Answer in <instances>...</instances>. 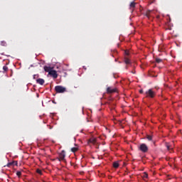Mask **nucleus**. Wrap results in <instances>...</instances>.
I'll use <instances>...</instances> for the list:
<instances>
[{
  "mask_svg": "<svg viewBox=\"0 0 182 182\" xmlns=\"http://www.w3.org/2000/svg\"><path fill=\"white\" fill-rule=\"evenodd\" d=\"M55 91L57 93H65L67 92V88L60 85H58L55 87Z\"/></svg>",
  "mask_w": 182,
  "mask_h": 182,
  "instance_id": "1",
  "label": "nucleus"
},
{
  "mask_svg": "<svg viewBox=\"0 0 182 182\" xmlns=\"http://www.w3.org/2000/svg\"><path fill=\"white\" fill-rule=\"evenodd\" d=\"M145 94L146 97H151L152 99L156 96V92L151 88L146 91Z\"/></svg>",
  "mask_w": 182,
  "mask_h": 182,
  "instance_id": "2",
  "label": "nucleus"
},
{
  "mask_svg": "<svg viewBox=\"0 0 182 182\" xmlns=\"http://www.w3.org/2000/svg\"><path fill=\"white\" fill-rule=\"evenodd\" d=\"M139 150L143 153H146L149 151V148L146 144H141L139 146Z\"/></svg>",
  "mask_w": 182,
  "mask_h": 182,
  "instance_id": "3",
  "label": "nucleus"
},
{
  "mask_svg": "<svg viewBox=\"0 0 182 182\" xmlns=\"http://www.w3.org/2000/svg\"><path fill=\"white\" fill-rule=\"evenodd\" d=\"M49 75H51L54 79H56L58 78V74L57 73L56 70H53V68H51Z\"/></svg>",
  "mask_w": 182,
  "mask_h": 182,
  "instance_id": "4",
  "label": "nucleus"
},
{
  "mask_svg": "<svg viewBox=\"0 0 182 182\" xmlns=\"http://www.w3.org/2000/svg\"><path fill=\"white\" fill-rule=\"evenodd\" d=\"M65 150H63L59 154V161H60V160H65Z\"/></svg>",
  "mask_w": 182,
  "mask_h": 182,
  "instance_id": "5",
  "label": "nucleus"
},
{
  "mask_svg": "<svg viewBox=\"0 0 182 182\" xmlns=\"http://www.w3.org/2000/svg\"><path fill=\"white\" fill-rule=\"evenodd\" d=\"M117 92L116 88H112L111 87H108L107 88V93H113V92Z\"/></svg>",
  "mask_w": 182,
  "mask_h": 182,
  "instance_id": "6",
  "label": "nucleus"
},
{
  "mask_svg": "<svg viewBox=\"0 0 182 182\" xmlns=\"http://www.w3.org/2000/svg\"><path fill=\"white\" fill-rule=\"evenodd\" d=\"M136 3L135 1H132L129 4V9H131L132 12H133L134 9H135Z\"/></svg>",
  "mask_w": 182,
  "mask_h": 182,
  "instance_id": "7",
  "label": "nucleus"
},
{
  "mask_svg": "<svg viewBox=\"0 0 182 182\" xmlns=\"http://www.w3.org/2000/svg\"><path fill=\"white\" fill-rule=\"evenodd\" d=\"M36 82L38 83V85H43L45 83V80L39 78L36 80Z\"/></svg>",
  "mask_w": 182,
  "mask_h": 182,
  "instance_id": "8",
  "label": "nucleus"
},
{
  "mask_svg": "<svg viewBox=\"0 0 182 182\" xmlns=\"http://www.w3.org/2000/svg\"><path fill=\"white\" fill-rule=\"evenodd\" d=\"M43 69L46 72V73H48L49 75H50V72L51 71V67L50 66H44L43 67Z\"/></svg>",
  "mask_w": 182,
  "mask_h": 182,
  "instance_id": "9",
  "label": "nucleus"
},
{
  "mask_svg": "<svg viewBox=\"0 0 182 182\" xmlns=\"http://www.w3.org/2000/svg\"><path fill=\"white\" fill-rule=\"evenodd\" d=\"M151 12H152L151 10H147L146 11H145V13H144V15L147 18H150V14Z\"/></svg>",
  "mask_w": 182,
  "mask_h": 182,
  "instance_id": "10",
  "label": "nucleus"
},
{
  "mask_svg": "<svg viewBox=\"0 0 182 182\" xmlns=\"http://www.w3.org/2000/svg\"><path fill=\"white\" fill-rule=\"evenodd\" d=\"M88 144H96V139L95 138H90L88 140Z\"/></svg>",
  "mask_w": 182,
  "mask_h": 182,
  "instance_id": "11",
  "label": "nucleus"
},
{
  "mask_svg": "<svg viewBox=\"0 0 182 182\" xmlns=\"http://www.w3.org/2000/svg\"><path fill=\"white\" fill-rule=\"evenodd\" d=\"M124 63L127 65H130L131 64V60L128 58V57L124 58Z\"/></svg>",
  "mask_w": 182,
  "mask_h": 182,
  "instance_id": "12",
  "label": "nucleus"
},
{
  "mask_svg": "<svg viewBox=\"0 0 182 182\" xmlns=\"http://www.w3.org/2000/svg\"><path fill=\"white\" fill-rule=\"evenodd\" d=\"M119 166V164L118 162L113 163V167H114V168H117Z\"/></svg>",
  "mask_w": 182,
  "mask_h": 182,
  "instance_id": "13",
  "label": "nucleus"
},
{
  "mask_svg": "<svg viewBox=\"0 0 182 182\" xmlns=\"http://www.w3.org/2000/svg\"><path fill=\"white\" fill-rule=\"evenodd\" d=\"M1 46L6 47V45H7L6 41L3 40L2 41H1Z\"/></svg>",
  "mask_w": 182,
  "mask_h": 182,
  "instance_id": "14",
  "label": "nucleus"
},
{
  "mask_svg": "<svg viewBox=\"0 0 182 182\" xmlns=\"http://www.w3.org/2000/svg\"><path fill=\"white\" fill-rule=\"evenodd\" d=\"M142 178H148L147 173L144 172V173H142Z\"/></svg>",
  "mask_w": 182,
  "mask_h": 182,
  "instance_id": "15",
  "label": "nucleus"
},
{
  "mask_svg": "<svg viewBox=\"0 0 182 182\" xmlns=\"http://www.w3.org/2000/svg\"><path fill=\"white\" fill-rule=\"evenodd\" d=\"M146 139H148V141H152L153 136L151 135H147Z\"/></svg>",
  "mask_w": 182,
  "mask_h": 182,
  "instance_id": "16",
  "label": "nucleus"
},
{
  "mask_svg": "<svg viewBox=\"0 0 182 182\" xmlns=\"http://www.w3.org/2000/svg\"><path fill=\"white\" fill-rule=\"evenodd\" d=\"M78 149H79L78 148H72L71 151L75 153L76 151H78Z\"/></svg>",
  "mask_w": 182,
  "mask_h": 182,
  "instance_id": "17",
  "label": "nucleus"
},
{
  "mask_svg": "<svg viewBox=\"0 0 182 182\" xmlns=\"http://www.w3.org/2000/svg\"><path fill=\"white\" fill-rule=\"evenodd\" d=\"M3 70H4V72H7L8 70H9V68H8V67H7L6 65H4V66L3 67Z\"/></svg>",
  "mask_w": 182,
  "mask_h": 182,
  "instance_id": "18",
  "label": "nucleus"
},
{
  "mask_svg": "<svg viewBox=\"0 0 182 182\" xmlns=\"http://www.w3.org/2000/svg\"><path fill=\"white\" fill-rule=\"evenodd\" d=\"M166 147L168 149V151H171V149H173V148H171V146L168 145V144H167Z\"/></svg>",
  "mask_w": 182,
  "mask_h": 182,
  "instance_id": "19",
  "label": "nucleus"
},
{
  "mask_svg": "<svg viewBox=\"0 0 182 182\" xmlns=\"http://www.w3.org/2000/svg\"><path fill=\"white\" fill-rule=\"evenodd\" d=\"M36 172H37L38 173H39V175H43V172H42V171L40 170V169H37V170H36Z\"/></svg>",
  "mask_w": 182,
  "mask_h": 182,
  "instance_id": "20",
  "label": "nucleus"
},
{
  "mask_svg": "<svg viewBox=\"0 0 182 182\" xmlns=\"http://www.w3.org/2000/svg\"><path fill=\"white\" fill-rule=\"evenodd\" d=\"M156 62L158 63H161V62H162V60L160 59V58H156Z\"/></svg>",
  "mask_w": 182,
  "mask_h": 182,
  "instance_id": "21",
  "label": "nucleus"
},
{
  "mask_svg": "<svg viewBox=\"0 0 182 182\" xmlns=\"http://www.w3.org/2000/svg\"><path fill=\"white\" fill-rule=\"evenodd\" d=\"M16 176H18V177H20L21 176V172L20 171H18L16 172Z\"/></svg>",
  "mask_w": 182,
  "mask_h": 182,
  "instance_id": "22",
  "label": "nucleus"
},
{
  "mask_svg": "<svg viewBox=\"0 0 182 182\" xmlns=\"http://www.w3.org/2000/svg\"><path fill=\"white\" fill-rule=\"evenodd\" d=\"M12 165H14V162H11V163H8L7 164V166H12Z\"/></svg>",
  "mask_w": 182,
  "mask_h": 182,
  "instance_id": "23",
  "label": "nucleus"
},
{
  "mask_svg": "<svg viewBox=\"0 0 182 182\" xmlns=\"http://www.w3.org/2000/svg\"><path fill=\"white\" fill-rule=\"evenodd\" d=\"M125 55H129V51H125Z\"/></svg>",
  "mask_w": 182,
  "mask_h": 182,
  "instance_id": "24",
  "label": "nucleus"
},
{
  "mask_svg": "<svg viewBox=\"0 0 182 182\" xmlns=\"http://www.w3.org/2000/svg\"><path fill=\"white\" fill-rule=\"evenodd\" d=\"M139 92H140L141 94H142V93L144 92V90H140Z\"/></svg>",
  "mask_w": 182,
  "mask_h": 182,
  "instance_id": "25",
  "label": "nucleus"
},
{
  "mask_svg": "<svg viewBox=\"0 0 182 182\" xmlns=\"http://www.w3.org/2000/svg\"><path fill=\"white\" fill-rule=\"evenodd\" d=\"M132 73H136V72H135V71H132Z\"/></svg>",
  "mask_w": 182,
  "mask_h": 182,
  "instance_id": "26",
  "label": "nucleus"
}]
</instances>
